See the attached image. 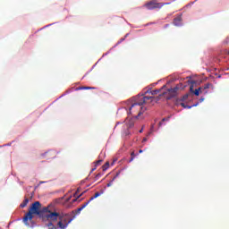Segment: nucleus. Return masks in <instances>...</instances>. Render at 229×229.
I'll use <instances>...</instances> for the list:
<instances>
[{
  "instance_id": "13",
  "label": "nucleus",
  "mask_w": 229,
  "mask_h": 229,
  "mask_svg": "<svg viewBox=\"0 0 229 229\" xmlns=\"http://www.w3.org/2000/svg\"><path fill=\"white\" fill-rule=\"evenodd\" d=\"M193 92H194L195 96H199V94H201L199 88L196 89Z\"/></svg>"
},
{
  "instance_id": "14",
  "label": "nucleus",
  "mask_w": 229,
  "mask_h": 229,
  "mask_svg": "<svg viewBox=\"0 0 229 229\" xmlns=\"http://www.w3.org/2000/svg\"><path fill=\"white\" fill-rule=\"evenodd\" d=\"M102 162H103V160H101V159L96 161L95 166L98 167V165H101V163H102Z\"/></svg>"
},
{
  "instance_id": "28",
  "label": "nucleus",
  "mask_w": 229,
  "mask_h": 229,
  "mask_svg": "<svg viewBox=\"0 0 229 229\" xmlns=\"http://www.w3.org/2000/svg\"><path fill=\"white\" fill-rule=\"evenodd\" d=\"M161 89H165V86H163Z\"/></svg>"
},
{
  "instance_id": "4",
  "label": "nucleus",
  "mask_w": 229,
  "mask_h": 229,
  "mask_svg": "<svg viewBox=\"0 0 229 229\" xmlns=\"http://www.w3.org/2000/svg\"><path fill=\"white\" fill-rule=\"evenodd\" d=\"M208 89H214V85H212V83H207L204 86L199 87L200 94H204V96L207 95Z\"/></svg>"
},
{
  "instance_id": "1",
  "label": "nucleus",
  "mask_w": 229,
  "mask_h": 229,
  "mask_svg": "<svg viewBox=\"0 0 229 229\" xmlns=\"http://www.w3.org/2000/svg\"><path fill=\"white\" fill-rule=\"evenodd\" d=\"M33 214L38 216L41 219H47V221H56L58 219V212H56L55 203H51L43 208L40 201H35L32 203L29 212L23 217V223L26 226H30V223H30L33 221Z\"/></svg>"
},
{
  "instance_id": "20",
  "label": "nucleus",
  "mask_w": 229,
  "mask_h": 229,
  "mask_svg": "<svg viewBox=\"0 0 229 229\" xmlns=\"http://www.w3.org/2000/svg\"><path fill=\"white\" fill-rule=\"evenodd\" d=\"M97 167L98 166L95 165V167L91 169V173H94V171H96Z\"/></svg>"
},
{
  "instance_id": "21",
  "label": "nucleus",
  "mask_w": 229,
  "mask_h": 229,
  "mask_svg": "<svg viewBox=\"0 0 229 229\" xmlns=\"http://www.w3.org/2000/svg\"><path fill=\"white\" fill-rule=\"evenodd\" d=\"M125 135L126 136L130 135V132L129 131L125 132Z\"/></svg>"
},
{
  "instance_id": "6",
  "label": "nucleus",
  "mask_w": 229,
  "mask_h": 229,
  "mask_svg": "<svg viewBox=\"0 0 229 229\" xmlns=\"http://www.w3.org/2000/svg\"><path fill=\"white\" fill-rule=\"evenodd\" d=\"M174 26H182V15H178L174 19Z\"/></svg>"
},
{
  "instance_id": "8",
  "label": "nucleus",
  "mask_w": 229,
  "mask_h": 229,
  "mask_svg": "<svg viewBox=\"0 0 229 229\" xmlns=\"http://www.w3.org/2000/svg\"><path fill=\"white\" fill-rule=\"evenodd\" d=\"M28 203H30V199L26 198L22 203L20 205L21 208H24V207H27Z\"/></svg>"
},
{
  "instance_id": "10",
  "label": "nucleus",
  "mask_w": 229,
  "mask_h": 229,
  "mask_svg": "<svg viewBox=\"0 0 229 229\" xmlns=\"http://www.w3.org/2000/svg\"><path fill=\"white\" fill-rule=\"evenodd\" d=\"M165 121H169V117L163 118L162 121L158 123V126L159 127L162 126L164 124Z\"/></svg>"
},
{
  "instance_id": "5",
  "label": "nucleus",
  "mask_w": 229,
  "mask_h": 229,
  "mask_svg": "<svg viewBox=\"0 0 229 229\" xmlns=\"http://www.w3.org/2000/svg\"><path fill=\"white\" fill-rule=\"evenodd\" d=\"M178 89H180V88L178 86H176L173 89H168V95H169L168 99H171V98L176 97V94L178 93Z\"/></svg>"
},
{
  "instance_id": "2",
  "label": "nucleus",
  "mask_w": 229,
  "mask_h": 229,
  "mask_svg": "<svg viewBox=\"0 0 229 229\" xmlns=\"http://www.w3.org/2000/svg\"><path fill=\"white\" fill-rule=\"evenodd\" d=\"M154 98L151 96H144L138 95L137 97H134L127 101V109L128 114L135 117L136 119L138 117H140L144 112H146V107L142 106V105H146L148 103L153 102Z\"/></svg>"
},
{
  "instance_id": "16",
  "label": "nucleus",
  "mask_w": 229,
  "mask_h": 229,
  "mask_svg": "<svg viewBox=\"0 0 229 229\" xmlns=\"http://www.w3.org/2000/svg\"><path fill=\"white\" fill-rule=\"evenodd\" d=\"M181 106H182V108H192V106H186L185 103H181Z\"/></svg>"
},
{
  "instance_id": "9",
  "label": "nucleus",
  "mask_w": 229,
  "mask_h": 229,
  "mask_svg": "<svg viewBox=\"0 0 229 229\" xmlns=\"http://www.w3.org/2000/svg\"><path fill=\"white\" fill-rule=\"evenodd\" d=\"M108 167H110V163L106 162L103 166L102 169L103 171H106V169H108Z\"/></svg>"
},
{
  "instance_id": "19",
  "label": "nucleus",
  "mask_w": 229,
  "mask_h": 229,
  "mask_svg": "<svg viewBox=\"0 0 229 229\" xmlns=\"http://www.w3.org/2000/svg\"><path fill=\"white\" fill-rule=\"evenodd\" d=\"M142 142H148V138H143Z\"/></svg>"
},
{
  "instance_id": "30",
  "label": "nucleus",
  "mask_w": 229,
  "mask_h": 229,
  "mask_svg": "<svg viewBox=\"0 0 229 229\" xmlns=\"http://www.w3.org/2000/svg\"><path fill=\"white\" fill-rule=\"evenodd\" d=\"M39 183H44V182H40Z\"/></svg>"
},
{
  "instance_id": "25",
  "label": "nucleus",
  "mask_w": 229,
  "mask_h": 229,
  "mask_svg": "<svg viewBox=\"0 0 229 229\" xmlns=\"http://www.w3.org/2000/svg\"><path fill=\"white\" fill-rule=\"evenodd\" d=\"M101 176V174H97V177Z\"/></svg>"
},
{
  "instance_id": "3",
  "label": "nucleus",
  "mask_w": 229,
  "mask_h": 229,
  "mask_svg": "<svg viewBox=\"0 0 229 229\" xmlns=\"http://www.w3.org/2000/svg\"><path fill=\"white\" fill-rule=\"evenodd\" d=\"M165 4H169L168 3H158L157 0H151L145 4V8L147 10H157L160 9L163 6H165Z\"/></svg>"
},
{
  "instance_id": "18",
  "label": "nucleus",
  "mask_w": 229,
  "mask_h": 229,
  "mask_svg": "<svg viewBox=\"0 0 229 229\" xmlns=\"http://www.w3.org/2000/svg\"><path fill=\"white\" fill-rule=\"evenodd\" d=\"M190 90H191V92H194L193 90H194V88L192 87V86H191L190 87Z\"/></svg>"
},
{
  "instance_id": "7",
  "label": "nucleus",
  "mask_w": 229,
  "mask_h": 229,
  "mask_svg": "<svg viewBox=\"0 0 229 229\" xmlns=\"http://www.w3.org/2000/svg\"><path fill=\"white\" fill-rule=\"evenodd\" d=\"M161 90L162 89L156 90H147L145 94H151V96H157V94L160 93Z\"/></svg>"
},
{
  "instance_id": "17",
  "label": "nucleus",
  "mask_w": 229,
  "mask_h": 229,
  "mask_svg": "<svg viewBox=\"0 0 229 229\" xmlns=\"http://www.w3.org/2000/svg\"><path fill=\"white\" fill-rule=\"evenodd\" d=\"M187 98H189V95H184V96L182 97V101H185V99H187Z\"/></svg>"
},
{
  "instance_id": "11",
  "label": "nucleus",
  "mask_w": 229,
  "mask_h": 229,
  "mask_svg": "<svg viewBox=\"0 0 229 229\" xmlns=\"http://www.w3.org/2000/svg\"><path fill=\"white\" fill-rule=\"evenodd\" d=\"M90 89H94V88H90V87H81L78 89L79 90H90Z\"/></svg>"
},
{
  "instance_id": "23",
  "label": "nucleus",
  "mask_w": 229,
  "mask_h": 229,
  "mask_svg": "<svg viewBox=\"0 0 229 229\" xmlns=\"http://www.w3.org/2000/svg\"><path fill=\"white\" fill-rule=\"evenodd\" d=\"M142 131H143V130L141 129V130H140V133H142Z\"/></svg>"
},
{
  "instance_id": "27",
  "label": "nucleus",
  "mask_w": 229,
  "mask_h": 229,
  "mask_svg": "<svg viewBox=\"0 0 229 229\" xmlns=\"http://www.w3.org/2000/svg\"><path fill=\"white\" fill-rule=\"evenodd\" d=\"M127 128H131V125L127 126Z\"/></svg>"
},
{
  "instance_id": "12",
  "label": "nucleus",
  "mask_w": 229,
  "mask_h": 229,
  "mask_svg": "<svg viewBox=\"0 0 229 229\" xmlns=\"http://www.w3.org/2000/svg\"><path fill=\"white\" fill-rule=\"evenodd\" d=\"M135 157H136L135 152H131V159L129 160V162H133Z\"/></svg>"
},
{
  "instance_id": "22",
  "label": "nucleus",
  "mask_w": 229,
  "mask_h": 229,
  "mask_svg": "<svg viewBox=\"0 0 229 229\" xmlns=\"http://www.w3.org/2000/svg\"><path fill=\"white\" fill-rule=\"evenodd\" d=\"M81 185H83V183H85V181H81Z\"/></svg>"
},
{
  "instance_id": "26",
  "label": "nucleus",
  "mask_w": 229,
  "mask_h": 229,
  "mask_svg": "<svg viewBox=\"0 0 229 229\" xmlns=\"http://www.w3.org/2000/svg\"><path fill=\"white\" fill-rule=\"evenodd\" d=\"M167 26H169V24H166V25L165 26V28H167Z\"/></svg>"
},
{
  "instance_id": "24",
  "label": "nucleus",
  "mask_w": 229,
  "mask_h": 229,
  "mask_svg": "<svg viewBox=\"0 0 229 229\" xmlns=\"http://www.w3.org/2000/svg\"><path fill=\"white\" fill-rule=\"evenodd\" d=\"M139 153H142V149H140V150H139Z\"/></svg>"
},
{
  "instance_id": "29",
  "label": "nucleus",
  "mask_w": 229,
  "mask_h": 229,
  "mask_svg": "<svg viewBox=\"0 0 229 229\" xmlns=\"http://www.w3.org/2000/svg\"><path fill=\"white\" fill-rule=\"evenodd\" d=\"M107 187H110V183H107Z\"/></svg>"
},
{
  "instance_id": "15",
  "label": "nucleus",
  "mask_w": 229,
  "mask_h": 229,
  "mask_svg": "<svg viewBox=\"0 0 229 229\" xmlns=\"http://www.w3.org/2000/svg\"><path fill=\"white\" fill-rule=\"evenodd\" d=\"M48 229H56V227H55V225H53V223H49V224H48Z\"/></svg>"
}]
</instances>
